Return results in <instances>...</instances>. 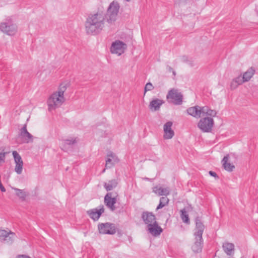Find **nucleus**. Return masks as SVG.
I'll return each mask as SVG.
<instances>
[{
  "instance_id": "37998d69",
  "label": "nucleus",
  "mask_w": 258,
  "mask_h": 258,
  "mask_svg": "<svg viewBox=\"0 0 258 258\" xmlns=\"http://www.w3.org/2000/svg\"><path fill=\"white\" fill-rule=\"evenodd\" d=\"M105 171V168H104V169L102 170V173H104Z\"/></svg>"
},
{
  "instance_id": "7c9ffc66",
  "label": "nucleus",
  "mask_w": 258,
  "mask_h": 258,
  "mask_svg": "<svg viewBox=\"0 0 258 258\" xmlns=\"http://www.w3.org/2000/svg\"><path fill=\"white\" fill-rule=\"evenodd\" d=\"M111 160L112 159L109 158H107V160H106V164H105L106 168H107V169L110 168L114 166L113 163L112 162Z\"/></svg>"
},
{
  "instance_id": "9b49d317",
  "label": "nucleus",
  "mask_w": 258,
  "mask_h": 258,
  "mask_svg": "<svg viewBox=\"0 0 258 258\" xmlns=\"http://www.w3.org/2000/svg\"><path fill=\"white\" fill-rule=\"evenodd\" d=\"M126 48V45L120 40H116L113 42L110 47V52L112 53L120 55L122 54Z\"/></svg>"
},
{
  "instance_id": "cd10ccee",
  "label": "nucleus",
  "mask_w": 258,
  "mask_h": 258,
  "mask_svg": "<svg viewBox=\"0 0 258 258\" xmlns=\"http://www.w3.org/2000/svg\"><path fill=\"white\" fill-rule=\"evenodd\" d=\"M78 140L77 138H72L70 137L66 140V146L67 145H71L73 146H75L76 144L77 143Z\"/></svg>"
},
{
  "instance_id": "a19ab883",
  "label": "nucleus",
  "mask_w": 258,
  "mask_h": 258,
  "mask_svg": "<svg viewBox=\"0 0 258 258\" xmlns=\"http://www.w3.org/2000/svg\"><path fill=\"white\" fill-rule=\"evenodd\" d=\"M172 74L174 76H175L176 75V73L174 71V70H172Z\"/></svg>"
},
{
  "instance_id": "412c9836",
  "label": "nucleus",
  "mask_w": 258,
  "mask_h": 258,
  "mask_svg": "<svg viewBox=\"0 0 258 258\" xmlns=\"http://www.w3.org/2000/svg\"><path fill=\"white\" fill-rule=\"evenodd\" d=\"M222 248L227 255H231L234 250V245L232 243L225 242L223 244Z\"/></svg>"
},
{
  "instance_id": "dca6fc26",
  "label": "nucleus",
  "mask_w": 258,
  "mask_h": 258,
  "mask_svg": "<svg viewBox=\"0 0 258 258\" xmlns=\"http://www.w3.org/2000/svg\"><path fill=\"white\" fill-rule=\"evenodd\" d=\"M104 209L103 206L99 209H93L87 212L89 217L94 221H97L99 219L101 215L104 212Z\"/></svg>"
},
{
  "instance_id": "20e7f679",
  "label": "nucleus",
  "mask_w": 258,
  "mask_h": 258,
  "mask_svg": "<svg viewBox=\"0 0 258 258\" xmlns=\"http://www.w3.org/2000/svg\"><path fill=\"white\" fill-rule=\"evenodd\" d=\"M186 111L188 115L197 118H199L204 116L212 118L217 115V111L211 109L208 106L201 107L199 105H196L187 108Z\"/></svg>"
},
{
  "instance_id": "a211bd4d",
  "label": "nucleus",
  "mask_w": 258,
  "mask_h": 258,
  "mask_svg": "<svg viewBox=\"0 0 258 258\" xmlns=\"http://www.w3.org/2000/svg\"><path fill=\"white\" fill-rule=\"evenodd\" d=\"M20 136L25 139L27 143L33 141V136L27 131L26 124L20 130Z\"/></svg>"
},
{
  "instance_id": "4be33fe9",
  "label": "nucleus",
  "mask_w": 258,
  "mask_h": 258,
  "mask_svg": "<svg viewBox=\"0 0 258 258\" xmlns=\"http://www.w3.org/2000/svg\"><path fill=\"white\" fill-rule=\"evenodd\" d=\"M229 156H225L222 160V163L224 169L228 171H232L235 168L234 166L228 162Z\"/></svg>"
},
{
  "instance_id": "ea45409f",
  "label": "nucleus",
  "mask_w": 258,
  "mask_h": 258,
  "mask_svg": "<svg viewBox=\"0 0 258 258\" xmlns=\"http://www.w3.org/2000/svg\"><path fill=\"white\" fill-rule=\"evenodd\" d=\"M167 68L169 72H172V71L173 70V69L170 66H168Z\"/></svg>"
},
{
  "instance_id": "bb28decb",
  "label": "nucleus",
  "mask_w": 258,
  "mask_h": 258,
  "mask_svg": "<svg viewBox=\"0 0 258 258\" xmlns=\"http://www.w3.org/2000/svg\"><path fill=\"white\" fill-rule=\"evenodd\" d=\"M7 152L4 148H0V165L5 162Z\"/></svg>"
},
{
  "instance_id": "ddd939ff",
  "label": "nucleus",
  "mask_w": 258,
  "mask_h": 258,
  "mask_svg": "<svg viewBox=\"0 0 258 258\" xmlns=\"http://www.w3.org/2000/svg\"><path fill=\"white\" fill-rule=\"evenodd\" d=\"M114 195L113 192H108L104 197V203L112 211L116 209L114 204L116 203V199Z\"/></svg>"
},
{
  "instance_id": "393cba45",
  "label": "nucleus",
  "mask_w": 258,
  "mask_h": 258,
  "mask_svg": "<svg viewBox=\"0 0 258 258\" xmlns=\"http://www.w3.org/2000/svg\"><path fill=\"white\" fill-rule=\"evenodd\" d=\"M180 212H181L180 217H181L182 221L186 224H189V219L188 215L185 209H183L181 210Z\"/></svg>"
},
{
  "instance_id": "b1692460",
  "label": "nucleus",
  "mask_w": 258,
  "mask_h": 258,
  "mask_svg": "<svg viewBox=\"0 0 258 258\" xmlns=\"http://www.w3.org/2000/svg\"><path fill=\"white\" fill-rule=\"evenodd\" d=\"M255 70L252 68L249 69L243 75V79L245 82L248 81L254 74Z\"/></svg>"
},
{
  "instance_id": "4468645a",
  "label": "nucleus",
  "mask_w": 258,
  "mask_h": 258,
  "mask_svg": "<svg viewBox=\"0 0 258 258\" xmlns=\"http://www.w3.org/2000/svg\"><path fill=\"white\" fill-rule=\"evenodd\" d=\"M173 123L172 121H169L167 122L163 126L164 139L169 140L173 138L174 135V132L172 130L171 127Z\"/></svg>"
},
{
  "instance_id": "aec40b11",
  "label": "nucleus",
  "mask_w": 258,
  "mask_h": 258,
  "mask_svg": "<svg viewBox=\"0 0 258 258\" xmlns=\"http://www.w3.org/2000/svg\"><path fill=\"white\" fill-rule=\"evenodd\" d=\"M153 192L158 196H167L170 194V189L169 187L163 188L156 186L153 188Z\"/></svg>"
},
{
  "instance_id": "f704fd0d",
  "label": "nucleus",
  "mask_w": 258,
  "mask_h": 258,
  "mask_svg": "<svg viewBox=\"0 0 258 258\" xmlns=\"http://www.w3.org/2000/svg\"><path fill=\"white\" fill-rule=\"evenodd\" d=\"M115 156H116L115 154H114V153H113L111 152L108 153L107 155V158H110L111 159H112V158H113Z\"/></svg>"
},
{
  "instance_id": "39448f33",
  "label": "nucleus",
  "mask_w": 258,
  "mask_h": 258,
  "mask_svg": "<svg viewBox=\"0 0 258 258\" xmlns=\"http://www.w3.org/2000/svg\"><path fill=\"white\" fill-rule=\"evenodd\" d=\"M17 26L11 18H8L0 24V30L4 33L14 36L17 32Z\"/></svg>"
},
{
  "instance_id": "f03ea898",
  "label": "nucleus",
  "mask_w": 258,
  "mask_h": 258,
  "mask_svg": "<svg viewBox=\"0 0 258 258\" xmlns=\"http://www.w3.org/2000/svg\"><path fill=\"white\" fill-rule=\"evenodd\" d=\"M196 225L197 231L194 234V242L191 246V249L194 253H200L202 251L204 245L202 235L205 227L199 218L196 219Z\"/></svg>"
},
{
  "instance_id": "2f4dec72",
  "label": "nucleus",
  "mask_w": 258,
  "mask_h": 258,
  "mask_svg": "<svg viewBox=\"0 0 258 258\" xmlns=\"http://www.w3.org/2000/svg\"><path fill=\"white\" fill-rule=\"evenodd\" d=\"M233 80L234 81L239 85H241V84L245 82L244 79H243V77L241 76H238L234 79Z\"/></svg>"
},
{
  "instance_id": "c9c22d12",
  "label": "nucleus",
  "mask_w": 258,
  "mask_h": 258,
  "mask_svg": "<svg viewBox=\"0 0 258 258\" xmlns=\"http://www.w3.org/2000/svg\"><path fill=\"white\" fill-rule=\"evenodd\" d=\"M17 258H31L29 256L25 255V254H22V255H18L17 256Z\"/></svg>"
},
{
  "instance_id": "79ce46f5",
  "label": "nucleus",
  "mask_w": 258,
  "mask_h": 258,
  "mask_svg": "<svg viewBox=\"0 0 258 258\" xmlns=\"http://www.w3.org/2000/svg\"><path fill=\"white\" fill-rule=\"evenodd\" d=\"M144 179L146 180H150V179L147 177H145Z\"/></svg>"
},
{
  "instance_id": "58836bf2",
  "label": "nucleus",
  "mask_w": 258,
  "mask_h": 258,
  "mask_svg": "<svg viewBox=\"0 0 258 258\" xmlns=\"http://www.w3.org/2000/svg\"><path fill=\"white\" fill-rule=\"evenodd\" d=\"M187 63H188V64L189 66H190V67H193L195 66V64L194 63V61L192 60H188L187 61Z\"/></svg>"
},
{
  "instance_id": "c756f323",
  "label": "nucleus",
  "mask_w": 258,
  "mask_h": 258,
  "mask_svg": "<svg viewBox=\"0 0 258 258\" xmlns=\"http://www.w3.org/2000/svg\"><path fill=\"white\" fill-rule=\"evenodd\" d=\"M154 89V87L152 83H148L145 85V88H144V95L145 94L146 92L148 91H151Z\"/></svg>"
},
{
  "instance_id": "4c0bfd02",
  "label": "nucleus",
  "mask_w": 258,
  "mask_h": 258,
  "mask_svg": "<svg viewBox=\"0 0 258 258\" xmlns=\"http://www.w3.org/2000/svg\"><path fill=\"white\" fill-rule=\"evenodd\" d=\"M209 174L210 175H211L214 177H217V175L216 173H215V172H213L212 171H210Z\"/></svg>"
},
{
  "instance_id": "473e14b6",
  "label": "nucleus",
  "mask_w": 258,
  "mask_h": 258,
  "mask_svg": "<svg viewBox=\"0 0 258 258\" xmlns=\"http://www.w3.org/2000/svg\"><path fill=\"white\" fill-rule=\"evenodd\" d=\"M239 85L237 83H236L234 81L232 80L231 83L230 87L232 89H234L237 87V86Z\"/></svg>"
},
{
  "instance_id": "0eeeda50",
  "label": "nucleus",
  "mask_w": 258,
  "mask_h": 258,
  "mask_svg": "<svg viewBox=\"0 0 258 258\" xmlns=\"http://www.w3.org/2000/svg\"><path fill=\"white\" fill-rule=\"evenodd\" d=\"M214 125L213 118L205 117L201 118L198 123V127L203 132H210Z\"/></svg>"
},
{
  "instance_id": "423d86ee",
  "label": "nucleus",
  "mask_w": 258,
  "mask_h": 258,
  "mask_svg": "<svg viewBox=\"0 0 258 258\" xmlns=\"http://www.w3.org/2000/svg\"><path fill=\"white\" fill-rule=\"evenodd\" d=\"M119 7L117 2H112L109 5L107 13L105 14V19L109 24H111L116 21Z\"/></svg>"
},
{
  "instance_id": "7ed1b4c3",
  "label": "nucleus",
  "mask_w": 258,
  "mask_h": 258,
  "mask_svg": "<svg viewBox=\"0 0 258 258\" xmlns=\"http://www.w3.org/2000/svg\"><path fill=\"white\" fill-rule=\"evenodd\" d=\"M64 85L61 84L58 90L52 94L48 98L47 103L49 111L60 106L64 101Z\"/></svg>"
},
{
  "instance_id": "f3484780",
  "label": "nucleus",
  "mask_w": 258,
  "mask_h": 258,
  "mask_svg": "<svg viewBox=\"0 0 258 258\" xmlns=\"http://www.w3.org/2000/svg\"><path fill=\"white\" fill-rule=\"evenodd\" d=\"M164 102L161 99L158 98L154 99L150 101L149 108L152 111H156L159 110L161 106Z\"/></svg>"
},
{
  "instance_id": "1a4fd4ad",
  "label": "nucleus",
  "mask_w": 258,
  "mask_h": 258,
  "mask_svg": "<svg viewBox=\"0 0 258 258\" xmlns=\"http://www.w3.org/2000/svg\"><path fill=\"white\" fill-rule=\"evenodd\" d=\"M16 236L15 233L10 230L0 229V241L7 244H11L14 242Z\"/></svg>"
},
{
  "instance_id": "6e6552de",
  "label": "nucleus",
  "mask_w": 258,
  "mask_h": 258,
  "mask_svg": "<svg viewBox=\"0 0 258 258\" xmlns=\"http://www.w3.org/2000/svg\"><path fill=\"white\" fill-rule=\"evenodd\" d=\"M98 229L99 233L103 234L112 235L116 233L115 225L109 222L99 224Z\"/></svg>"
},
{
  "instance_id": "9d476101",
  "label": "nucleus",
  "mask_w": 258,
  "mask_h": 258,
  "mask_svg": "<svg viewBox=\"0 0 258 258\" xmlns=\"http://www.w3.org/2000/svg\"><path fill=\"white\" fill-rule=\"evenodd\" d=\"M182 95L177 90H170L167 95V98L170 99V102L175 105H180L182 102Z\"/></svg>"
},
{
  "instance_id": "5701e85b",
  "label": "nucleus",
  "mask_w": 258,
  "mask_h": 258,
  "mask_svg": "<svg viewBox=\"0 0 258 258\" xmlns=\"http://www.w3.org/2000/svg\"><path fill=\"white\" fill-rule=\"evenodd\" d=\"M118 181L117 179H112L108 182H104V187L107 191L111 190L117 186Z\"/></svg>"
},
{
  "instance_id": "6ab92c4d",
  "label": "nucleus",
  "mask_w": 258,
  "mask_h": 258,
  "mask_svg": "<svg viewBox=\"0 0 258 258\" xmlns=\"http://www.w3.org/2000/svg\"><path fill=\"white\" fill-rule=\"evenodd\" d=\"M148 227L149 232L155 236L159 235L163 231L161 227L158 225L157 221L155 223L152 224L151 226H149Z\"/></svg>"
},
{
  "instance_id": "c03bdc74",
  "label": "nucleus",
  "mask_w": 258,
  "mask_h": 258,
  "mask_svg": "<svg viewBox=\"0 0 258 258\" xmlns=\"http://www.w3.org/2000/svg\"><path fill=\"white\" fill-rule=\"evenodd\" d=\"M125 1H126V2H131L132 0H125Z\"/></svg>"
},
{
  "instance_id": "a878e982",
  "label": "nucleus",
  "mask_w": 258,
  "mask_h": 258,
  "mask_svg": "<svg viewBox=\"0 0 258 258\" xmlns=\"http://www.w3.org/2000/svg\"><path fill=\"white\" fill-rule=\"evenodd\" d=\"M169 199L166 197H161L160 199V202L156 210H158L163 208L166 205H168Z\"/></svg>"
},
{
  "instance_id": "e433bc0d",
  "label": "nucleus",
  "mask_w": 258,
  "mask_h": 258,
  "mask_svg": "<svg viewBox=\"0 0 258 258\" xmlns=\"http://www.w3.org/2000/svg\"><path fill=\"white\" fill-rule=\"evenodd\" d=\"M0 189H1V191H2V192L6 191V189H5V187L3 185L1 181L0 182Z\"/></svg>"
},
{
  "instance_id": "c85d7f7f",
  "label": "nucleus",
  "mask_w": 258,
  "mask_h": 258,
  "mask_svg": "<svg viewBox=\"0 0 258 258\" xmlns=\"http://www.w3.org/2000/svg\"><path fill=\"white\" fill-rule=\"evenodd\" d=\"M14 189L16 191V195L17 196H18L21 199H25L27 194L24 190L16 188H15Z\"/></svg>"
},
{
  "instance_id": "2eb2a0df",
  "label": "nucleus",
  "mask_w": 258,
  "mask_h": 258,
  "mask_svg": "<svg viewBox=\"0 0 258 258\" xmlns=\"http://www.w3.org/2000/svg\"><path fill=\"white\" fill-rule=\"evenodd\" d=\"M142 218L145 223L149 226H151L156 222L155 215L151 212H144L142 215Z\"/></svg>"
},
{
  "instance_id": "72a5a7b5",
  "label": "nucleus",
  "mask_w": 258,
  "mask_h": 258,
  "mask_svg": "<svg viewBox=\"0 0 258 258\" xmlns=\"http://www.w3.org/2000/svg\"><path fill=\"white\" fill-rule=\"evenodd\" d=\"M112 159L111 161L113 163L114 165L115 164H116L119 162V159L116 156H115V157L112 158V159Z\"/></svg>"
},
{
  "instance_id": "f8f14e48",
  "label": "nucleus",
  "mask_w": 258,
  "mask_h": 258,
  "mask_svg": "<svg viewBox=\"0 0 258 258\" xmlns=\"http://www.w3.org/2000/svg\"><path fill=\"white\" fill-rule=\"evenodd\" d=\"M12 154L16 164L15 171L18 174H21L22 172L23 167V162L22 158L16 151H13Z\"/></svg>"
},
{
  "instance_id": "f257e3e1",
  "label": "nucleus",
  "mask_w": 258,
  "mask_h": 258,
  "mask_svg": "<svg viewBox=\"0 0 258 258\" xmlns=\"http://www.w3.org/2000/svg\"><path fill=\"white\" fill-rule=\"evenodd\" d=\"M105 13L98 11L90 14L85 22L86 33L90 35L99 34L104 27Z\"/></svg>"
}]
</instances>
